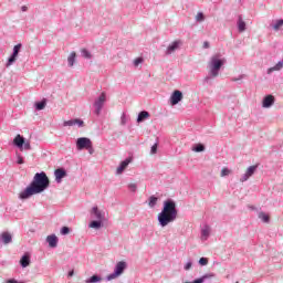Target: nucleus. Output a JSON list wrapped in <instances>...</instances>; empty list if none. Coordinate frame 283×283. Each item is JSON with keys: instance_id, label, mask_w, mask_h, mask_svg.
Returning a JSON list of instances; mask_svg holds the SVG:
<instances>
[{"instance_id": "f257e3e1", "label": "nucleus", "mask_w": 283, "mask_h": 283, "mask_svg": "<svg viewBox=\"0 0 283 283\" xmlns=\"http://www.w3.org/2000/svg\"><path fill=\"white\" fill-rule=\"evenodd\" d=\"M50 188V178L45 171L36 172L31 184L19 195L20 200H28L36 193H43Z\"/></svg>"}, {"instance_id": "f03ea898", "label": "nucleus", "mask_w": 283, "mask_h": 283, "mask_svg": "<svg viewBox=\"0 0 283 283\" xmlns=\"http://www.w3.org/2000/svg\"><path fill=\"white\" fill-rule=\"evenodd\" d=\"M178 218V208H176V201L172 199H167L164 201V207L161 212L157 216V222H159V227H167L171 224V222H176Z\"/></svg>"}, {"instance_id": "7ed1b4c3", "label": "nucleus", "mask_w": 283, "mask_h": 283, "mask_svg": "<svg viewBox=\"0 0 283 283\" xmlns=\"http://www.w3.org/2000/svg\"><path fill=\"white\" fill-rule=\"evenodd\" d=\"M222 55L216 54L212 55L209 62L210 67V76L212 78H217V76L220 74V70L222 69V65L227 63L226 59H221Z\"/></svg>"}, {"instance_id": "20e7f679", "label": "nucleus", "mask_w": 283, "mask_h": 283, "mask_svg": "<svg viewBox=\"0 0 283 283\" xmlns=\"http://www.w3.org/2000/svg\"><path fill=\"white\" fill-rule=\"evenodd\" d=\"M126 270H127V262L125 261L117 262L115 265L114 272L106 276V281L112 282V280H116V277H120V275H123V273H125Z\"/></svg>"}, {"instance_id": "39448f33", "label": "nucleus", "mask_w": 283, "mask_h": 283, "mask_svg": "<svg viewBox=\"0 0 283 283\" xmlns=\"http://www.w3.org/2000/svg\"><path fill=\"white\" fill-rule=\"evenodd\" d=\"M105 101H107V95L105 93H101V95L95 99L93 106L95 107L96 116H101Z\"/></svg>"}, {"instance_id": "423d86ee", "label": "nucleus", "mask_w": 283, "mask_h": 283, "mask_svg": "<svg viewBox=\"0 0 283 283\" xmlns=\"http://www.w3.org/2000/svg\"><path fill=\"white\" fill-rule=\"evenodd\" d=\"M21 48H23V44L21 43L13 46V52L9 56L6 67H10V65H14V63H17V59L19 57V52H21Z\"/></svg>"}, {"instance_id": "0eeeda50", "label": "nucleus", "mask_w": 283, "mask_h": 283, "mask_svg": "<svg viewBox=\"0 0 283 283\" xmlns=\"http://www.w3.org/2000/svg\"><path fill=\"white\" fill-rule=\"evenodd\" d=\"M92 145V139L87 137H80L76 139V149L78 151H83V149H87Z\"/></svg>"}, {"instance_id": "6e6552de", "label": "nucleus", "mask_w": 283, "mask_h": 283, "mask_svg": "<svg viewBox=\"0 0 283 283\" xmlns=\"http://www.w3.org/2000/svg\"><path fill=\"white\" fill-rule=\"evenodd\" d=\"M181 45H182L181 40H176V41L171 42L165 51L166 56H170V54H174V52H176V50H180Z\"/></svg>"}, {"instance_id": "1a4fd4ad", "label": "nucleus", "mask_w": 283, "mask_h": 283, "mask_svg": "<svg viewBox=\"0 0 283 283\" xmlns=\"http://www.w3.org/2000/svg\"><path fill=\"white\" fill-rule=\"evenodd\" d=\"M255 171H258V165L250 166L245 174H243V176L241 177L240 182H247V180H249L251 176L255 174Z\"/></svg>"}, {"instance_id": "9d476101", "label": "nucleus", "mask_w": 283, "mask_h": 283, "mask_svg": "<svg viewBox=\"0 0 283 283\" xmlns=\"http://www.w3.org/2000/svg\"><path fill=\"white\" fill-rule=\"evenodd\" d=\"M54 176H55V182L60 185V182H63V178H66L67 170H65V168H57L54 171Z\"/></svg>"}, {"instance_id": "9b49d317", "label": "nucleus", "mask_w": 283, "mask_h": 283, "mask_svg": "<svg viewBox=\"0 0 283 283\" xmlns=\"http://www.w3.org/2000/svg\"><path fill=\"white\" fill-rule=\"evenodd\" d=\"M274 104H275V97L273 95H266L265 97H263L262 107L264 109H269L270 107H273Z\"/></svg>"}, {"instance_id": "f8f14e48", "label": "nucleus", "mask_w": 283, "mask_h": 283, "mask_svg": "<svg viewBox=\"0 0 283 283\" xmlns=\"http://www.w3.org/2000/svg\"><path fill=\"white\" fill-rule=\"evenodd\" d=\"M74 125H77V127H84L85 122L78 118L63 122V127H74Z\"/></svg>"}, {"instance_id": "ddd939ff", "label": "nucleus", "mask_w": 283, "mask_h": 283, "mask_svg": "<svg viewBox=\"0 0 283 283\" xmlns=\"http://www.w3.org/2000/svg\"><path fill=\"white\" fill-rule=\"evenodd\" d=\"M182 101V93L176 90L170 96V105H178Z\"/></svg>"}, {"instance_id": "4468645a", "label": "nucleus", "mask_w": 283, "mask_h": 283, "mask_svg": "<svg viewBox=\"0 0 283 283\" xmlns=\"http://www.w3.org/2000/svg\"><path fill=\"white\" fill-rule=\"evenodd\" d=\"M132 163V158L128 157L125 160H123L119 166L117 167L116 174L117 176H120V174H123V171H125L127 169V167H129V164Z\"/></svg>"}, {"instance_id": "2eb2a0df", "label": "nucleus", "mask_w": 283, "mask_h": 283, "mask_svg": "<svg viewBox=\"0 0 283 283\" xmlns=\"http://www.w3.org/2000/svg\"><path fill=\"white\" fill-rule=\"evenodd\" d=\"M46 242L51 249L59 247V237L56 234H50L46 237Z\"/></svg>"}, {"instance_id": "dca6fc26", "label": "nucleus", "mask_w": 283, "mask_h": 283, "mask_svg": "<svg viewBox=\"0 0 283 283\" xmlns=\"http://www.w3.org/2000/svg\"><path fill=\"white\" fill-rule=\"evenodd\" d=\"M91 216H94L95 220H99V221L105 220V213L98 210V207L96 206L92 208Z\"/></svg>"}, {"instance_id": "f3484780", "label": "nucleus", "mask_w": 283, "mask_h": 283, "mask_svg": "<svg viewBox=\"0 0 283 283\" xmlns=\"http://www.w3.org/2000/svg\"><path fill=\"white\" fill-rule=\"evenodd\" d=\"M211 277H216V274L214 273H207V274H203L201 277L196 279L192 282L186 281L185 283H205V282H207V280H211Z\"/></svg>"}, {"instance_id": "a211bd4d", "label": "nucleus", "mask_w": 283, "mask_h": 283, "mask_svg": "<svg viewBox=\"0 0 283 283\" xmlns=\"http://www.w3.org/2000/svg\"><path fill=\"white\" fill-rule=\"evenodd\" d=\"M25 144V138L21 135H17L13 139L14 147H18V149H23V145Z\"/></svg>"}, {"instance_id": "6ab92c4d", "label": "nucleus", "mask_w": 283, "mask_h": 283, "mask_svg": "<svg viewBox=\"0 0 283 283\" xmlns=\"http://www.w3.org/2000/svg\"><path fill=\"white\" fill-rule=\"evenodd\" d=\"M0 242H2V244L12 243V234H10V232H2L0 234Z\"/></svg>"}, {"instance_id": "aec40b11", "label": "nucleus", "mask_w": 283, "mask_h": 283, "mask_svg": "<svg viewBox=\"0 0 283 283\" xmlns=\"http://www.w3.org/2000/svg\"><path fill=\"white\" fill-rule=\"evenodd\" d=\"M237 28L240 33L247 32V22H244V20L242 19V15L238 17Z\"/></svg>"}, {"instance_id": "412c9836", "label": "nucleus", "mask_w": 283, "mask_h": 283, "mask_svg": "<svg viewBox=\"0 0 283 283\" xmlns=\"http://www.w3.org/2000/svg\"><path fill=\"white\" fill-rule=\"evenodd\" d=\"M20 265L22 269H28L30 266V254H23L20 259Z\"/></svg>"}, {"instance_id": "4be33fe9", "label": "nucleus", "mask_w": 283, "mask_h": 283, "mask_svg": "<svg viewBox=\"0 0 283 283\" xmlns=\"http://www.w3.org/2000/svg\"><path fill=\"white\" fill-rule=\"evenodd\" d=\"M150 114L147 111H142L139 112L138 116H137V123H145V120H147V118H149Z\"/></svg>"}, {"instance_id": "5701e85b", "label": "nucleus", "mask_w": 283, "mask_h": 283, "mask_svg": "<svg viewBox=\"0 0 283 283\" xmlns=\"http://www.w3.org/2000/svg\"><path fill=\"white\" fill-rule=\"evenodd\" d=\"M103 282V276L98 274H94L91 277L85 280V283H102Z\"/></svg>"}, {"instance_id": "b1692460", "label": "nucleus", "mask_w": 283, "mask_h": 283, "mask_svg": "<svg viewBox=\"0 0 283 283\" xmlns=\"http://www.w3.org/2000/svg\"><path fill=\"white\" fill-rule=\"evenodd\" d=\"M282 67H283V61H279L275 64V66L268 69V74H273V72H280V70H282Z\"/></svg>"}, {"instance_id": "393cba45", "label": "nucleus", "mask_w": 283, "mask_h": 283, "mask_svg": "<svg viewBox=\"0 0 283 283\" xmlns=\"http://www.w3.org/2000/svg\"><path fill=\"white\" fill-rule=\"evenodd\" d=\"M45 105H48V99L43 98L40 102H35V109L38 112H41L42 109H45Z\"/></svg>"}, {"instance_id": "a878e982", "label": "nucleus", "mask_w": 283, "mask_h": 283, "mask_svg": "<svg viewBox=\"0 0 283 283\" xmlns=\"http://www.w3.org/2000/svg\"><path fill=\"white\" fill-rule=\"evenodd\" d=\"M69 67H74V63H76V52H71L67 57Z\"/></svg>"}, {"instance_id": "bb28decb", "label": "nucleus", "mask_w": 283, "mask_h": 283, "mask_svg": "<svg viewBox=\"0 0 283 283\" xmlns=\"http://www.w3.org/2000/svg\"><path fill=\"white\" fill-rule=\"evenodd\" d=\"M90 229H101L103 227V221L96 219L90 222L88 224Z\"/></svg>"}, {"instance_id": "cd10ccee", "label": "nucleus", "mask_w": 283, "mask_h": 283, "mask_svg": "<svg viewBox=\"0 0 283 283\" xmlns=\"http://www.w3.org/2000/svg\"><path fill=\"white\" fill-rule=\"evenodd\" d=\"M156 205H158V197L150 196L149 199H148V207L150 209H154V207H156Z\"/></svg>"}, {"instance_id": "c85d7f7f", "label": "nucleus", "mask_w": 283, "mask_h": 283, "mask_svg": "<svg viewBox=\"0 0 283 283\" xmlns=\"http://www.w3.org/2000/svg\"><path fill=\"white\" fill-rule=\"evenodd\" d=\"M259 219L262 220L265 224H269L271 222V218L265 212H259Z\"/></svg>"}, {"instance_id": "c756f323", "label": "nucleus", "mask_w": 283, "mask_h": 283, "mask_svg": "<svg viewBox=\"0 0 283 283\" xmlns=\"http://www.w3.org/2000/svg\"><path fill=\"white\" fill-rule=\"evenodd\" d=\"M209 235H210L209 226H205V228L201 230V238H202V240H208Z\"/></svg>"}, {"instance_id": "7c9ffc66", "label": "nucleus", "mask_w": 283, "mask_h": 283, "mask_svg": "<svg viewBox=\"0 0 283 283\" xmlns=\"http://www.w3.org/2000/svg\"><path fill=\"white\" fill-rule=\"evenodd\" d=\"M192 151H196L197 154H200L201 151H205V144H197L192 147Z\"/></svg>"}, {"instance_id": "2f4dec72", "label": "nucleus", "mask_w": 283, "mask_h": 283, "mask_svg": "<svg viewBox=\"0 0 283 283\" xmlns=\"http://www.w3.org/2000/svg\"><path fill=\"white\" fill-rule=\"evenodd\" d=\"M81 54L83 59H87V60L92 59V53L87 49H82Z\"/></svg>"}, {"instance_id": "473e14b6", "label": "nucleus", "mask_w": 283, "mask_h": 283, "mask_svg": "<svg viewBox=\"0 0 283 283\" xmlns=\"http://www.w3.org/2000/svg\"><path fill=\"white\" fill-rule=\"evenodd\" d=\"M196 21L198 23H202V21H205V13L198 12L197 15H196Z\"/></svg>"}, {"instance_id": "72a5a7b5", "label": "nucleus", "mask_w": 283, "mask_h": 283, "mask_svg": "<svg viewBox=\"0 0 283 283\" xmlns=\"http://www.w3.org/2000/svg\"><path fill=\"white\" fill-rule=\"evenodd\" d=\"M283 25V20L279 19L276 20V22L273 24V30H280V28H282Z\"/></svg>"}, {"instance_id": "f704fd0d", "label": "nucleus", "mask_w": 283, "mask_h": 283, "mask_svg": "<svg viewBox=\"0 0 283 283\" xmlns=\"http://www.w3.org/2000/svg\"><path fill=\"white\" fill-rule=\"evenodd\" d=\"M199 264L200 266H207V264H209V259L202 256L199 259Z\"/></svg>"}, {"instance_id": "c9c22d12", "label": "nucleus", "mask_w": 283, "mask_h": 283, "mask_svg": "<svg viewBox=\"0 0 283 283\" xmlns=\"http://www.w3.org/2000/svg\"><path fill=\"white\" fill-rule=\"evenodd\" d=\"M61 235H67L70 233L69 227H62L60 230Z\"/></svg>"}, {"instance_id": "e433bc0d", "label": "nucleus", "mask_w": 283, "mask_h": 283, "mask_svg": "<svg viewBox=\"0 0 283 283\" xmlns=\"http://www.w3.org/2000/svg\"><path fill=\"white\" fill-rule=\"evenodd\" d=\"M128 189L129 191H132L133 193H136V190L138 189V186L136 184H129L128 185Z\"/></svg>"}, {"instance_id": "4c0bfd02", "label": "nucleus", "mask_w": 283, "mask_h": 283, "mask_svg": "<svg viewBox=\"0 0 283 283\" xmlns=\"http://www.w3.org/2000/svg\"><path fill=\"white\" fill-rule=\"evenodd\" d=\"M158 153V143H155L150 148V154H157Z\"/></svg>"}, {"instance_id": "58836bf2", "label": "nucleus", "mask_w": 283, "mask_h": 283, "mask_svg": "<svg viewBox=\"0 0 283 283\" xmlns=\"http://www.w3.org/2000/svg\"><path fill=\"white\" fill-rule=\"evenodd\" d=\"M120 125H127V116L125 115V113L122 114Z\"/></svg>"}, {"instance_id": "ea45409f", "label": "nucleus", "mask_w": 283, "mask_h": 283, "mask_svg": "<svg viewBox=\"0 0 283 283\" xmlns=\"http://www.w3.org/2000/svg\"><path fill=\"white\" fill-rule=\"evenodd\" d=\"M22 149H25L27 151H29V149H32V146H30V142L24 140Z\"/></svg>"}, {"instance_id": "a19ab883", "label": "nucleus", "mask_w": 283, "mask_h": 283, "mask_svg": "<svg viewBox=\"0 0 283 283\" xmlns=\"http://www.w3.org/2000/svg\"><path fill=\"white\" fill-rule=\"evenodd\" d=\"M17 158H18V160H17V164H18V165H23V163H25V161L23 160V157H22L20 154H17Z\"/></svg>"}, {"instance_id": "79ce46f5", "label": "nucleus", "mask_w": 283, "mask_h": 283, "mask_svg": "<svg viewBox=\"0 0 283 283\" xmlns=\"http://www.w3.org/2000/svg\"><path fill=\"white\" fill-rule=\"evenodd\" d=\"M229 174H231V170H229L228 168H223L221 170V177L229 176Z\"/></svg>"}, {"instance_id": "37998d69", "label": "nucleus", "mask_w": 283, "mask_h": 283, "mask_svg": "<svg viewBox=\"0 0 283 283\" xmlns=\"http://www.w3.org/2000/svg\"><path fill=\"white\" fill-rule=\"evenodd\" d=\"M140 63H143V57H137V59L134 60V65L136 67H138V65H140Z\"/></svg>"}, {"instance_id": "c03bdc74", "label": "nucleus", "mask_w": 283, "mask_h": 283, "mask_svg": "<svg viewBox=\"0 0 283 283\" xmlns=\"http://www.w3.org/2000/svg\"><path fill=\"white\" fill-rule=\"evenodd\" d=\"M192 264H193V263H192L191 261H188V262L186 263V265L184 266L185 271H189V270L191 269Z\"/></svg>"}, {"instance_id": "a18cd8bd", "label": "nucleus", "mask_w": 283, "mask_h": 283, "mask_svg": "<svg viewBox=\"0 0 283 283\" xmlns=\"http://www.w3.org/2000/svg\"><path fill=\"white\" fill-rule=\"evenodd\" d=\"M242 78H244V75H239L238 77H232L231 81L233 83L238 82V81H242Z\"/></svg>"}, {"instance_id": "49530a36", "label": "nucleus", "mask_w": 283, "mask_h": 283, "mask_svg": "<svg viewBox=\"0 0 283 283\" xmlns=\"http://www.w3.org/2000/svg\"><path fill=\"white\" fill-rule=\"evenodd\" d=\"M209 48H210L209 41H205L203 42V50H209Z\"/></svg>"}, {"instance_id": "de8ad7c7", "label": "nucleus", "mask_w": 283, "mask_h": 283, "mask_svg": "<svg viewBox=\"0 0 283 283\" xmlns=\"http://www.w3.org/2000/svg\"><path fill=\"white\" fill-rule=\"evenodd\" d=\"M88 154H94V147H92V144L90 145V147L86 148Z\"/></svg>"}, {"instance_id": "09e8293b", "label": "nucleus", "mask_w": 283, "mask_h": 283, "mask_svg": "<svg viewBox=\"0 0 283 283\" xmlns=\"http://www.w3.org/2000/svg\"><path fill=\"white\" fill-rule=\"evenodd\" d=\"M7 283H23V282H19V281H17V280H14V279H9V280L7 281Z\"/></svg>"}, {"instance_id": "8fccbe9b", "label": "nucleus", "mask_w": 283, "mask_h": 283, "mask_svg": "<svg viewBox=\"0 0 283 283\" xmlns=\"http://www.w3.org/2000/svg\"><path fill=\"white\" fill-rule=\"evenodd\" d=\"M21 10H22V12H28V7L27 6H22Z\"/></svg>"}, {"instance_id": "3c124183", "label": "nucleus", "mask_w": 283, "mask_h": 283, "mask_svg": "<svg viewBox=\"0 0 283 283\" xmlns=\"http://www.w3.org/2000/svg\"><path fill=\"white\" fill-rule=\"evenodd\" d=\"M67 275H69V277H73L74 276V270H71Z\"/></svg>"}, {"instance_id": "603ef678", "label": "nucleus", "mask_w": 283, "mask_h": 283, "mask_svg": "<svg viewBox=\"0 0 283 283\" xmlns=\"http://www.w3.org/2000/svg\"><path fill=\"white\" fill-rule=\"evenodd\" d=\"M209 81H211V77H210V76H207V77L205 78V82H206V83H209Z\"/></svg>"}, {"instance_id": "864d4df0", "label": "nucleus", "mask_w": 283, "mask_h": 283, "mask_svg": "<svg viewBox=\"0 0 283 283\" xmlns=\"http://www.w3.org/2000/svg\"><path fill=\"white\" fill-rule=\"evenodd\" d=\"M235 283H240V282H235Z\"/></svg>"}]
</instances>
